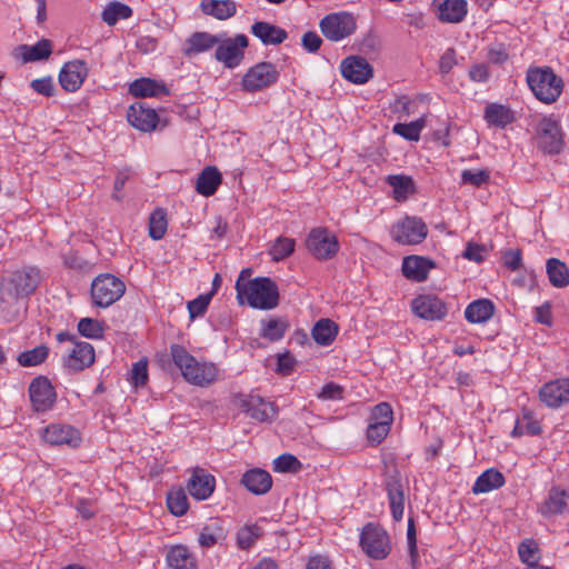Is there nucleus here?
Wrapping results in <instances>:
<instances>
[{
  "label": "nucleus",
  "mask_w": 569,
  "mask_h": 569,
  "mask_svg": "<svg viewBox=\"0 0 569 569\" xmlns=\"http://www.w3.org/2000/svg\"><path fill=\"white\" fill-rule=\"evenodd\" d=\"M131 382L134 387H143L148 382V361L141 359L133 363L131 369Z\"/></svg>",
  "instance_id": "4d7b16f0"
},
{
  "label": "nucleus",
  "mask_w": 569,
  "mask_h": 569,
  "mask_svg": "<svg viewBox=\"0 0 569 569\" xmlns=\"http://www.w3.org/2000/svg\"><path fill=\"white\" fill-rule=\"evenodd\" d=\"M539 397L550 408H559L569 402V379H556L545 383Z\"/></svg>",
  "instance_id": "a211bd4d"
},
{
  "label": "nucleus",
  "mask_w": 569,
  "mask_h": 569,
  "mask_svg": "<svg viewBox=\"0 0 569 569\" xmlns=\"http://www.w3.org/2000/svg\"><path fill=\"white\" fill-rule=\"evenodd\" d=\"M239 305L244 301L253 309L272 310L279 305V290L274 281L268 277H257L247 282H236Z\"/></svg>",
  "instance_id": "f257e3e1"
},
{
  "label": "nucleus",
  "mask_w": 569,
  "mask_h": 569,
  "mask_svg": "<svg viewBox=\"0 0 569 569\" xmlns=\"http://www.w3.org/2000/svg\"><path fill=\"white\" fill-rule=\"evenodd\" d=\"M390 427L386 423L370 421L367 430L368 440L371 442L380 443L389 433Z\"/></svg>",
  "instance_id": "bf43d9fd"
},
{
  "label": "nucleus",
  "mask_w": 569,
  "mask_h": 569,
  "mask_svg": "<svg viewBox=\"0 0 569 569\" xmlns=\"http://www.w3.org/2000/svg\"><path fill=\"white\" fill-rule=\"evenodd\" d=\"M526 80L535 97L546 104L556 102L563 90L561 77L547 66L530 67Z\"/></svg>",
  "instance_id": "7ed1b4c3"
},
{
  "label": "nucleus",
  "mask_w": 569,
  "mask_h": 569,
  "mask_svg": "<svg viewBox=\"0 0 569 569\" xmlns=\"http://www.w3.org/2000/svg\"><path fill=\"white\" fill-rule=\"evenodd\" d=\"M127 119L132 127L143 132L154 130L159 120L154 109L148 108L143 103L130 106Z\"/></svg>",
  "instance_id": "4be33fe9"
},
{
  "label": "nucleus",
  "mask_w": 569,
  "mask_h": 569,
  "mask_svg": "<svg viewBox=\"0 0 569 569\" xmlns=\"http://www.w3.org/2000/svg\"><path fill=\"white\" fill-rule=\"evenodd\" d=\"M78 332L89 339H101L104 335V323L93 318H82L78 322Z\"/></svg>",
  "instance_id": "8fccbe9b"
},
{
  "label": "nucleus",
  "mask_w": 569,
  "mask_h": 569,
  "mask_svg": "<svg viewBox=\"0 0 569 569\" xmlns=\"http://www.w3.org/2000/svg\"><path fill=\"white\" fill-rule=\"evenodd\" d=\"M438 18L442 22L459 23L467 14L466 0H445L438 7Z\"/></svg>",
  "instance_id": "2f4dec72"
},
{
  "label": "nucleus",
  "mask_w": 569,
  "mask_h": 569,
  "mask_svg": "<svg viewBox=\"0 0 569 569\" xmlns=\"http://www.w3.org/2000/svg\"><path fill=\"white\" fill-rule=\"evenodd\" d=\"M167 507L169 511L181 517L186 515L189 508L188 497L182 488H172L167 493Z\"/></svg>",
  "instance_id": "c03bdc74"
},
{
  "label": "nucleus",
  "mask_w": 569,
  "mask_h": 569,
  "mask_svg": "<svg viewBox=\"0 0 569 569\" xmlns=\"http://www.w3.org/2000/svg\"><path fill=\"white\" fill-rule=\"evenodd\" d=\"M43 439L54 446L68 445L76 448L81 442L79 431L72 426L52 423L44 429Z\"/></svg>",
  "instance_id": "aec40b11"
},
{
  "label": "nucleus",
  "mask_w": 569,
  "mask_h": 569,
  "mask_svg": "<svg viewBox=\"0 0 569 569\" xmlns=\"http://www.w3.org/2000/svg\"><path fill=\"white\" fill-rule=\"evenodd\" d=\"M167 213L163 209H156L149 218V236L153 240H160L163 238L167 231Z\"/></svg>",
  "instance_id": "de8ad7c7"
},
{
  "label": "nucleus",
  "mask_w": 569,
  "mask_h": 569,
  "mask_svg": "<svg viewBox=\"0 0 569 569\" xmlns=\"http://www.w3.org/2000/svg\"><path fill=\"white\" fill-rule=\"evenodd\" d=\"M222 176L216 167H206L198 176L196 190L203 197L212 196L221 184Z\"/></svg>",
  "instance_id": "c756f323"
},
{
  "label": "nucleus",
  "mask_w": 569,
  "mask_h": 569,
  "mask_svg": "<svg viewBox=\"0 0 569 569\" xmlns=\"http://www.w3.org/2000/svg\"><path fill=\"white\" fill-rule=\"evenodd\" d=\"M218 39L219 43L216 46L214 59L227 69L238 68L242 63L244 50L249 46L248 37L242 33L234 37L220 33Z\"/></svg>",
  "instance_id": "39448f33"
},
{
  "label": "nucleus",
  "mask_w": 569,
  "mask_h": 569,
  "mask_svg": "<svg viewBox=\"0 0 569 569\" xmlns=\"http://www.w3.org/2000/svg\"><path fill=\"white\" fill-rule=\"evenodd\" d=\"M295 250V240L291 238H278L270 249V254L274 261H280L289 257Z\"/></svg>",
  "instance_id": "3c124183"
},
{
  "label": "nucleus",
  "mask_w": 569,
  "mask_h": 569,
  "mask_svg": "<svg viewBox=\"0 0 569 569\" xmlns=\"http://www.w3.org/2000/svg\"><path fill=\"white\" fill-rule=\"evenodd\" d=\"M242 410L252 419L260 422H271L278 416L274 402L266 401L259 396H247L241 400Z\"/></svg>",
  "instance_id": "dca6fc26"
},
{
  "label": "nucleus",
  "mask_w": 569,
  "mask_h": 569,
  "mask_svg": "<svg viewBox=\"0 0 569 569\" xmlns=\"http://www.w3.org/2000/svg\"><path fill=\"white\" fill-rule=\"evenodd\" d=\"M322 34L330 41H340L351 36L357 28L353 16L349 12H336L325 16L319 23Z\"/></svg>",
  "instance_id": "6e6552de"
},
{
  "label": "nucleus",
  "mask_w": 569,
  "mask_h": 569,
  "mask_svg": "<svg viewBox=\"0 0 569 569\" xmlns=\"http://www.w3.org/2000/svg\"><path fill=\"white\" fill-rule=\"evenodd\" d=\"M89 69L83 60H71L66 62L59 72V83L67 92H74L80 89L88 77Z\"/></svg>",
  "instance_id": "ddd939ff"
},
{
  "label": "nucleus",
  "mask_w": 569,
  "mask_h": 569,
  "mask_svg": "<svg viewBox=\"0 0 569 569\" xmlns=\"http://www.w3.org/2000/svg\"><path fill=\"white\" fill-rule=\"evenodd\" d=\"M29 398L34 411L44 412L54 405L57 393L47 377L38 376L29 385Z\"/></svg>",
  "instance_id": "f8f14e48"
},
{
  "label": "nucleus",
  "mask_w": 569,
  "mask_h": 569,
  "mask_svg": "<svg viewBox=\"0 0 569 569\" xmlns=\"http://www.w3.org/2000/svg\"><path fill=\"white\" fill-rule=\"evenodd\" d=\"M19 51L24 62L39 61L50 57L52 43L49 39H41L33 46L21 44Z\"/></svg>",
  "instance_id": "4c0bfd02"
},
{
  "label": "nucleus",
  "mask_w": 569,
  "mask_h": 569,
  "mask_svg": "<svg viewBox=\"0 0 569 569\" xmlns=\"http://www.w3.org/2000/svg\"><path fill=\"white\" fill-rule=\"evenodd\" d=\"M525 431L531 436H538L541 433L542 428L538 420L533 418L531 411L523 412Z\"/></svg>",
  "instance_id": "774afa93"
},
{
  "label": "nucleus",
  "mask_w": 569,
  "mask_h": 569,
  "mask_svg": "<svg viewBox=\"0 0 569 569\" xmlns=\"http://www.w3.org/2000/svg\"><path fill=\"white\" fill-rule=\"evenodd\" d=\"M251 33L266 46L282 43L288 33L284 29L266 21H257L251 26Z\"/></svg>",
  "instance_id": "bb28decb"
},
{
  "label": "nucleus",
  "mask_w": 569,
  "mask_h": 569,
  "mask_svg": "<svg viewBox=\"0 0 569 569\" xmlns=\"http://www.w3.org/2000/svg\"><path fill=\"white\" fill-rule=\"evenodd\" d=\"M435 267V262L421 256H408L402 261L403 276L413 281H425L430 269Z\"/></svg>",
  "instance_id": "393cba45"
},
{
  "label": "nucleus",
  "mask_w": 569,
  "mask_h": 569,
  "mask_svg": "<svg viewBox=\"0 0 569 569\" xmlns=\"http://www.w3.org/2000/svg\"><path fill=\"white\" fill-rule=\"evenodd\" d=\"M518 555L525 565L530 568L539 566L540 561V549L539 545L535 539H525L518 546Z\"/></svg>",
  "instance_id": "79ce46f5"
},
{
  "label": "nucleus",
  "mask_w": 569,
  "mask_h": 569,
  "mask_svg": "<svg viewBox=\"0 0 569 569\" xmlns=\"http://www.w3.org/2000/svg\"><path fill=\"white\" fill-rule=\"evenodd\" d=\"M49 356V348L44 345L21 352L17 361L21 367H34L43 363Z\"/></svg>",
  "instance_id": "a18cd8bd"
},
{
  "label": "nucleus",
  "mask_w": 569,
  "mask_h": 569,
  "mask_svg": "<svg viewBox=\"0 0 569 569\" xmlns=\"http://www.w3.org/2000/svg\"><path fill=\"white\" fill-rule=\"evenodd\" d=\"M216 486V479L212 475L206 472L202 468H194L187 483L188 492L197 500L208 499Z\"/></svg>",
  "instance_id": "412c9836"
},
{
  "label": "nucleus",
  "mask_w": 569,
  "mask_h": 569,
  "mask_svg": "<svg viewBox=\"0 0 569 569\" xmlns=\"http://www.w3.org/2000/svg\"><path fill=\"white\" fill-rule=\"evenodd\" d=\"M489 172L487 170H463L461 172V180L463 183H469L475 187H480L489 181Z\"/></svg>",
  "instance_id": "13d9d810"
},
{
  "label": "nucleus",
  "mask_w": 569,
  "mask_h": 569,
  "mask_svg": "<svg viewBox=\"0 0 569 569\" xmlns=\"http://www.w3.org/2000/svg\"><path fill=\"white\" fill-rule=\"evenodd\" d=\"M241 483L253 495L267 493L272 487L271 475L260 468L246 471L242 475Z\"/></svg>",
  "instance_id": "a878e982"
},
{
  "label": "nucleus",
  "mask_w": 569,
  "mask_h": 569,
  "mask_svg": "<svg viewBox=\"0 0 569 569\" xmlns=\"http://www.w3.org/2000/svg\"><path fill=\"white\" fill-rule=\"evenodd\" d=\"M263 535V529L258 525H247L241 527L236 535L237 547L240 550H248Z\"/></svg>",
  "instance_id": "37998d69"
},
{
  "label": "nucleus",
  "mask_w": 569,
  "mask_h": 569,
  "mask_svg": "<svg viewBox=\"0 0 569 569\" xmlns=\"http://www.w3.org/2000/svg\"><path fill=\"white\" fill-rule=\"evenodd\" d=\"M425 119L420 118L409 123H396L392 131L409 141H418L425 127Z\"/></svg>",
  "instance_id": "09e8293b"
},
{
  "label": "nucleus",
  "mask_w": 569,
  "mask_h": 569,
  "mask_svg": "<svg viewBox=\"0 0 569 569\" xmlns=\"http://www.w3.org/2000/svg\"><path fill=\"white\" fill-rule=\"evenodd\" d=\"M40 281V270L33 267L16 271L10 279V283L13 286L18 297L33 293Z\"/></svg>",
  "instance_id": "b1692460"
},
{
  "label": "nucleus",
  "mask_w": 569,
  "mask_h": 569,
  "mask_svg": "<svg viewBox=\"0 0 569 569\" xmlns=\"http://www.w3.org/2000/svg\"><path fill=\"white\" fill-rule=\"evenodd\" d=\"M411 307L415 315L429 321L442 320L448 312L446 303L431 295H421L415 298Z\"/></svg>",
  "instance_id": "4468645a"
},
{
  "label": "nucleus",
  "mask_w": 569,
  "mask_h": 569,
  "mask_svg": "<svg viewBox=\"0 0 569 569\" xmlns=\"http://www.w3.org/2000/svg\"><path fill=\"white\" fill-rule=\"evenodd\" d=\"M301 468V462L291 453H282L273 460V471L296 472Z\"/></svg>",
  "instance_id": "603ef678"
},
{
  "label": "nucleus",
  "mask_w": 569,
  "mask_h": 569,
  "mask_svg": "<svg viewBox=\"0 0 569 569\" xmlns=\"http://www.w3.org/2000/svg\"><path fill=\"white\" fill-rule=\"evenodd\" d=\"M495 313V305L489 299H478L469 303L465 310V318L470 323H485Z\"/></svg>",
  "instance_id": "7c9ffc66"
},
{
  "label": "nucleus",
  "mask_w": 569,
  "mask_h": 569,
  "mask_svg": "<svg viewBox=\"0 0 569 569\" xmlns=\"http://www.w3.org/2000/svg\"><path fill=\"white\" fill-rule=\"evenodd\" d=\"M456 63V51L455 49L449 48L440 57L439 70L442 74L449 73Z\"/></svg>",
  "instance_id": "338daca9"
},
{
  "label": "nucleus",
  "mask_w": 569,
  "mask_h": 569,
  "mask_svg": "<svg viewBox=\"0 0 569 569\" xmlns=\"http://www.w3.org/2000/svg\"><path fill=\"white\" fill-rule=\"evenodd\" d=\"M167 563L172 569H198L194 557L182 545L171 547L167 553Z\"/></svg>",
  "instance_id": "72a5a7b5"
},
{
  "label": "nucleus",
  "mask_w": 569,
  "mask_h": 569,
  "mask_svg": "<svg viewBox=\"0 0 569 569\" xmlns=\"http://www.w3.org/2000/svg\"><path fill=\"white\" fill-rule=\"evenodd\" d=\"M201 10L218 20H226L236 14L237 7L232 0H202Z\"/></svg>",
  "instance_id": "473e14b6"
},
{
  "label": "nucleus",
  "mask_w": 569,
  "mask_h": 569,
  "mask_svg": "<svg viewBox=\"0 0 569 569\" xmlns=\"http://www.w3.org/2000/svg\"><path fill=\"white\" fill-rule=\"evenodd\" d=\"M386 490L393 520H402L405 511V492L401 483V477L398 471L388 475L386 479Z\"/></svg>",
  "instance_id": "6ab92c4d"
},
{
  "label": "nucleus",
  "mask_w": 569,
  "mask_h": 569,
  "mask_svg": "<svg viewBox=\"0 0 569 569\" xmlns=\"http://www.w3.org/2000/svg\"><path fill=\"white\" fill-rule=\"evenodd\" d=\"M537 147L548 154H558L565 146L560 122L552 114L542 117L536 127Z\"/></svg>",
  "instance_id": "423d86ee"
},
{
  "label": "nucleus",
  "mask_w": 569,
  "mask_h": 569,
  "mask_svg": "<svg viewBox=\"0 0 569 569\" xmlns=\"http://www.w3.org/2000/svg\"><path fill=\"white\" fill-rule=\"evenodd\" d=\"M360 546L373 559H385L391 550L387 531L372 522L363 527L360 535Z\"/></svg>",
  "instance_id": "0eeeda50"
},
{
  "label": "nucleus",
  "mask_w": 569,
  "mask_h": 569,
  "mask_svg": "<svg viewBox=\"0 0 569 569\" xmlns=\"http://www.w3.org/2000/svg\"><path fill=\"white\" fill-rule=\"evenodd\" d=\"M132 16V9L121 2H111L102 12V20L108 26H114L120 19H128Z\"/></svg>",
  "instance_id": "49530a36"
},
{
  "label": "nucleus",
  "mask_w": 569,
  "mask_h": 569,
  "mask_svg": "<svg viewBox=\"0 0 569 569\" xmlns=\"http://www.w3.org/2000/svg\"><path fill=\"white\" fill-rule=\"evenodd\" d=\"M31 88L44 97H52L54 93V83L51 77L32 80Z\"/></svg>",
  "instance_id": "680f3d73"
},
{
  "label": "nucleus",
  "mask_w": 569,
  "mask_h": 569,
  "mask_svg": "<svg viewBox=\"0 0 569 569\" xmlns=\"http://www.w3.org/2000/svg\"><path fill=\"white\" fill-rule=\"evenodd\" d=\"M339 331L338 325L328 318L318 320L312 330L311 335L313 340L320 346H329L333 342Z\"/></svg>",
  "instance_id": "f704fd0d"
},
{
  "label": "nucleus",
  "mask_w": 569,
  "mask_h": 569,
  "mask_svg": "<svg viewBox=\"0 0 569 569\" xmlns=\"http://www.w3.org/2000/svg\"><path fill=\"white\" fill-rule=\"evenodd\" d=\"M371 421L386 423L390 427L393 421V411L391 406L387 402H380L375 406L371 413Z\"/></svg>",
  "instance_id": "6e6d98bb"
},
{
  "label": "nucleus",
  "mask_w": 569,
  "mask_h": 569,
  "mask_svg": "<svg viewBox=\"0 0 569 569\" xmlns=\"http://www.w3.org/2000/svg\"><path fill=\"white\" fill-rule=\"evenodd\" d=\"M340 70L345 79L356 84L366 83L373 77L372 66L360 56H350L343 59Z\"/></svg>",
  "instance_id": "2eb2a0df"
},
{
  "label": "nucleus",
  "mask_w": 569,
  "mask_h": 569,
  "mask_svg": "<svg viewBox=\"0 0 569 569\" xmlns=\"http://www.w3.org/2000/svg\"><path fill=\"white\" fill-rule=\"evenodd\" d=\"M505 485V477L503 475L491 468L486 471H483L475 481L472 486V492L478 493H486L489 491H492L495 489H498Z\"/></svg>",
  "instance_id": "c9c22d12"
},
{
  "label": "nucleus",
  "mask_w": 569,
  "mask_h": 569,
  "mask_svg": "<svg viewBox=\"0 0 569 569\" xmlns=\"http://www.w3.org/2000/svg\"><path fill=\"white\" fill-rule=\"evenodd\" d=\"M279 72L271 62H259L242 77L241 88L246 92H256L276 83Z\"/></svg>",
  "instance_id": "9b49d317"
},
{
  "label": "nucleus",
  "mask_w": 569,
  "mask_h": 569,
  "mask_svg": "<svg viewBox=\"0 0 569 569\" xmlns=\"http://www.w3.org/2000/svg\"><path fill=\"white\" fill-rule=\"evenodd\" d=\"M387 182L393 189V198L397 201L406 200L416 190L413 179L405 174L388 176Z\"/></svg>",
  "instance_id": "ea45409f"
},
{
  "label": "nucleus",
  "mask_w": 569,
  "mask_h": 569,
  "mask_svg": "<svg viewBox=\"0 0 569 569\" xmlns=\"http://www.w3.org/2000/svg\"><path fill=\"white\" fill-rule=\"evenodd\" d=\"M228 536L223 522L219 519L212 520L202 527L199 532L198 542L202 548H212L217 543H222Z\"/></svg>",
  "instance_id": "cd10ccee"
},
{
  "label": "nucleus",
  "mask_w": 569,
  "mask_h": 569,
  "mask_svg": "<svg viewBox=\"0 0 569 569\" xmlns=\"http://www.w3.org/2000/svg\"><path fill=\"white\" fill-rule=\"evenodd\" d=\"M301 44L306 51H308L310 53H315L320 49V47L322 44V39L320 38V36L317 32L307 31L302 36Z\"/></svg>",
  "instance_id": "e2e57ef3"
},
{
  "label": "nucleus",
  "mask_w": 569,
  "mask_h": 569,
  "mask_svg": "<svg viewBox=\"0 0 569 569\" xmlns=\"http://www.w3.org/2000/svg\"><path fill=\"white\" fill-rule=\"evenodd\" d=\"M485 119L489 124L503 128L513 121V116L509 108L490 103L485 109Z\"/></svg>",
  "instance_id": "a19ab883"
},
{
  "label": "nucleus",
  "mask_w": 569,
  "mask_h": 569,
  "mask_svg": "<svg viewBox=\"0 0 569 569\" xmlns=\"http://www.w3.org/2000/svg\"><path fill=\"white\" fill-rule=\"evenodd\" d=\"M94 348L91 343L77 341L64 358V366L73 371H81L94 362Z\"/></svg>",
  "instance_id": "5701e85b"
},
{
  "label": "nucleus",
  "mask_w": 569,
  "mask_h": 569,
  "mask_svg": "<svg viewBox=\"0 0 569 569\" xmlns=\"http://www.w3.org/2000/svg\"><path fill=\"white\" fill-rule=\"evenodd\" d=\"M565 497V491L552 490L545 503V512L548 515L561 513L566 507Z\"/></svg>",
  "instance_id": "5fc2aeb1"
},
{
  "label": "nucleus",
  "mask_w": 569,
  "mask_h": 569,
  "mask_svg": "<svg viewBox=\"0 0 569 569\" xmlns=\"http://www.w3.org/2000/svg\"><path fill=\"white\" fill-rule=\"evenodd\" d=\"M391 236L400 244H418L427 238L428 228L421 218L406 216L395 223Z\"/></svg>",
  "instance_id": "9d476101"
},
{
  "label": "nucleus",
  "mask_w": 569,
  "mask_h": 569,
  "mask_svg": "<svg viewBox=\"0 0 569 569\" xmlns=\"http://www.w3.org/2000/svg\"><path fill=\"white\" fill-rule=\"evenodd\" d=\"M129 92L134 97H160L169 94V89L163 82L150 78L136 79L129 87Z\"/></svg>",
  "instance_id": "c85d7f7f"
},
{
  "label": "nucleus",
  "mask_w": 569,
  "mask_h": 569,
  "mask_svg": "<svg viewBox=\"0 0 569 569\" xmlns=\"http://www.w3.org/2000/svg\"><path fill=\"white\" fill-rule=\"evenodd\" d=\"M306 247L316 259L330 260L339 251V241L328 229L316 228L309 232Z\"/></svg>",
  "instance_id": "1a4fd4ad"
},
{
  "label": "nucleus",
  "mask_w": 569,
  "mask_h": 569,
  "mask_svg": "<svg viewBox=\"0 0 569 569\" xmlns=\"http://www.w3.org/2000/svg\"><path fill=\"white\" fill-rule=\"evenodd\" d=\"M296 365L295 358L290 353L278 355L277 371L283 376H288L293 371Z\"/></svg>",
  "instance_id": "0e129e2a"
},
{
  "label": "nucleus",
  "mask_w": 569,
  "mask_h": 569,
  "mask_svg": "<svg viewBox=\"0 0 569 569\" xmlns=\"http://www.w3.org/2000/svg\"><path fill=\"white\" fill-rule=\"evenodd\" d=\"M212 297H213V292H208L204 295H200L196 299L188 302L187 307H188L189 317L191 320H193L194 318H197L199 316H202L207 311Z\"/></svg>",
  "instance_id": "864d4df0"
},
{
  "label": "nucleus",
  "mask_w": 569,
  "mask_h": 569,
  "mask_svg": "<svg viewBox=\"0 0 569 569\" xmlns=\"http://www.w3.org/2000/svg\"><path fill=\"white\" fill-rule=\"evenodd\" d=\"M126 291L122 280L111 273H100L90 287L92 303L99 308H108L118 301Z\"/></svg>",
  "instance_id": "20e7f679"
},
{
  "label": "nucleus",
  "mask_w": 569,
  "mask_h": 569,
  "mask_svg": "<svg viewBox=\"0 0 569 569\" xmlns=\"http://www.w3.org/2000/svg\"><path fill=\"white\" fill-rule=\"evenodd\" d=\"M219 34H212L206 31H196L191 33L183 42L181 52L192 59L201 53L209 52L219 43Z\"/></svg>",
  "instance_id": "f3484780"
},
{
  "label": "nucleus",
  "mask_w": 569,
  "mask_h": 569,
  "mask_svg": "<svg viewBox=\"0 0 569 569\" xmlns=\"http://www.w3.org/2000/svg\"><path fill=\"white\" fill-rule=\"evenodd\" d=\"M317 396L322 400H340L343 397V388L331 381L326 383Z\"/></svg>",
  "instance_id": "052dcab7"
},
{
  "label": "nucleus",
  "mask_w": 569,
  "mask_h": 569,
  "mask_svg": "<svg viewBox=\"0 0 569 569\" xmlns=\"http://www.w3.org/2000/svg\"><path fill=\"white\" fill-rule=\"evenodd\" d=\"M170 355L188 382L196 386H207L217 379V367L209 362H198L183 346L178 343L171 345Z\"/></svg>",
  "instance_id": "f03ea898"
},
{
  "label": "nucleus",
  "mask_w": 569,
  "mask_h": 569,
  "mask_svg": "<svg viewBox=\"0 0 569 569\" xmlns=\"http://www.w3.org/2000/svg\"><path fill=\"white\" fill-rule=\"evenodd\" d=\"M546 271L550 283L556 288H565L569 284V269L565 262L557 258H550L546 263Z\"/></svg>",
  "instance_id": "58836bf2"
},
{
  "label": "nucleus",
  "mask_w": 569,
  "mask_h": 569,
  "mask_svg": "<svg viewBox=\"0 0 569 569\" xmlns=\"http://www.w3.org/2000/svg\"><path fill=\"white\" fill-rule=\"evenodd\" d=\"M289 323L284 319L270 318L260 321V337L267 339L270 342H277L281 340L287 330Z\"/></svg>",
  "instance_id": "e433bc0d"
},
{
  "label": "nucleus",
  "mask_w": 569,
  "mask_h": 569,
  "mask_svg": "<svg viewBox=\"0 0 569 569\" xmlns=\"http://www.w3.org/2000/svg\"><path fill=\"white\" fill-rule=\"evenodd\" d=\"M535 320L541 325H546L549 327L552 325L550 302L547 301L541 306L535 308Z\"/></svg>",
  "instance_id": "69168bd1"
}]
</instances>
